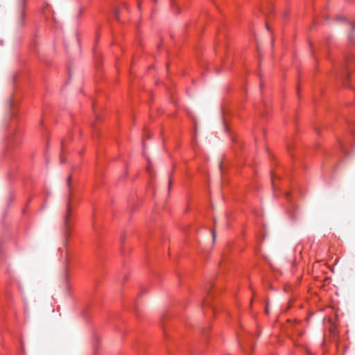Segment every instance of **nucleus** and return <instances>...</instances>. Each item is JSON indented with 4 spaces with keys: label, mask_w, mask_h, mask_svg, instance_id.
<instances>
[{
    "label": "nucleus",
    "mask_w": 355,
    "mask_h": 355,
    "mask_svg": "<svg viewBox=\"0 0 355 355\" xmlns=\"http://www.w3.org/2000/svg\"><path fill=\"white\" fill-rule=\"evenodd\" d=\"M71 177L69 176L67 179V183L68 184L69 191L71 190ZM71 198V193L69 192V193L67 196L68 203L67 205V210H66V213L64 214V228L67 232L69 230V215H70V210H71V207H70Z\"/></svg>",
    "instance_id": "obj_1"
},
{
    "label": "nucleus",
    "mask_w": 355,
    "mask_h": 355,
    "mask_svg": "<svg viewBox=\"0 0 355 355\" xmlns=\"http://www.w3.org/2000/svg\"><path fill=\"white\" fill-rule=\"evenodd\" d=\"M211 234H212V239H213V243H214L216 241V231L214 230H212Z\"/></svg>",
    "instance_id": "obj_2"
},
{
    "label": "nucleus",
    "mask_w": 355,
    "mask_h": 355,
    "mask_svg": "<svg viewBox=\"0 0 355 355\" xmlns=\"http://www.w3.org/2000/svg\"><path fill=\"white\" fill-rule=\"evenodd\" d=\"M119 14H120V12H119V9H116V10H114V15H115V17H116V18L117 19H119Z\"/></svg>",
    "instance_id": "obj_3"
},
{
    "label": "nucleus",
    "mask_w": 355,
    "mask_h": 355,
    "mask_svg": "<svg viewBox=\"0 0 355 355\" xmlns=\"http://www.w3.org/2000/svg\"><path fill=\"white\" fill-rule=\"evenodd\" d=\"M265 311H266V313H267V314L269 313L268 303H266V306Z\"/></svg>",
    "instance_id": "obj_4"
},
{
    "label": "nucleus",
    "mask_w": 355,
    "mask_h": 355,
    "mask_svg": "<svg viewBox=\"0 0 355 355\" xmlns=\"http://www.w3.org/2000/svg\"><path fill=\"white\" fill-rule=\"evenodd\" d=\"M171 184H172V181H171V180H170L169 182H168V188H169V189H171Z\"/></svg>",
    "instance_id": "obj_5"
},
{
    "label": "nucleus",
    "mask_w": 355,
    "mask_h": 355,
    "mask_svg": "<svg viewBox=\"0 0 355 355\" xmlns=\"http://www.w3.org/2000/svg\"><path fill=\"white\" fill-rule=\"evenodd\" d=\"M138 8H139V9L141 8V4H140V3H139V2L138 3Z\"/></svg>",
    "instance_id": "obj_6"
},
{
    "label": "nucleus",
    "mask_w": 355,
    "mask_h": 355,
    "mask_svg": "<svg viewBox=\"0 0 355 355\" xmlns=\"http://www.w3.org/2000/svg\"><path fill=\"white\" fill-rule=\"evenodd\" d=\"M266 28H267L268 30H270V28H269L268 25H267V24H266Z\"/></svg>",
    "instance_id": "obj_7"
},
{
    "label": "nucleus",
    "mask_w": 355,
    "mask_h": 355,
    "mask_svg": "<svg viewBox=\"0 0 355 355\" xmlns=\"http://www.w3.org/2000/svg\"><path fill=\"white\" fill-rule=\"evenodd\" d=\"M214 223H216V220L215 218L214 219Z\"/></svg>",
    "instance_id": "obj_8"
}]
</instances>
